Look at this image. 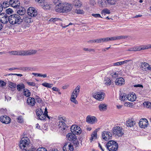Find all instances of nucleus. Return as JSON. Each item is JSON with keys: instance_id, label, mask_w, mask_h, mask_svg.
<instances>
[{"instance_id": "f257e3e1", "label": "nucleus", "mask_w": 151, "mask_h": 151, "mask_svg": "<svg viewBox=\"0 0 151 151\" xmlns=\"http://www.w3.org/2000/svg\"><path fill=\"white\" fill-rule=\"evenodd\" d=\"M72 5L67 3H63L59 1L55 7V10L57 12L60 13L67 12L70 11L72 9Z\"/></svg>"}, {"instance_id": "f03ea898", "label": "nucleus", "mask_w": 151, "mask_h": 151, "mask_svg": "<svg viewBox=\"0 0 151 151\" xmlns=\"http://www.w3.org/2000/svg\"><path fill=\"white\" fill-rule=\"evenodd\" d=\"M19 147L22 151H27L31 148L30 141L27 137H23L19 144Z\"/></svg>"}, {"instance_id": "7ed1b4c3", "label": "nucleus", "mask_w": 151, "mask_h": 151, "mask_svg": "<svg viewBox=\"0 0 151 151\" xmlns=\"http://www.w3.org/2000/svg\"><path fill=\"white\" fill-rule=\"evenodd\" d=\"M59 121L58 122V127L60 130L63 131L67 128L66 123V119L64 117L59 116L58 118Z\"/></svg>"}, {"instance_id": "20e7f679", "label": "nucleus", "mask_w": 151, "mask_h": 151, "mask_svg": "<svg viewBox=\"0 0 151 151\" xmlns=\"http://www.w3.org/2000/svg\"><path fill=\"white\" fill-rule=\"evenodd\" d=\"M80 88V86L79 85L78 86L75 88L74 90L70 96V101L75 104H78V102L76 100V99L77 97L79 94Z\"/></svg>"}, {"instance_id": "39448f33", "label": "nucleus", "mask_w": 151, "mask_h": 151, "mask_svg": "<svg viewBox=\"0 0 151 151\" xmlns=\"http://www.w3.org/2000/svg\"><path fill=\"white\" fill-rule=\"evenodd\" d=\"M21 17L17 14H13L9 16V23L12 24H21Z\"/></svg>"}, {"instance_id": "423d86ee", "label": "nucleus", "mask_w": 151, "mask_h": 151, "mask_svg": "<svg viewBox=\"0 0 151 151\" xmlns=\"http://www.w3.org/2000/svg\"><path fill=\"white\" fill-rule=\"evenodd\" d=\"M106 146L107 148L109 151H116L118 148V143L113 140L108 142Z\"/></svg>"}, {"instance_id": "0eeeda50", "label": "nucleus", "mask_w": 151, "mask_h": 151, "mask_svg": "<svg viewBox=\"0 0 151 151\" xmlns=\"http://www.w3.org/2000/svg\"><path fill=\"white\" fill-rule=\"evenodd\" d=\"M93 97L96 100L101 101L104 98L105 93L101 91L96 92L93 93Z\"/></svg>"}, {"instance_id": "6e6552de", "label": "nucleus", "mask_w": 151, "mask_h": 151, "mask_svg": "<svg viewBox=\"0 0 151 151\" xmlns=\"http://www.w3.org/2000/svg\"><path fill=\"white\" fill-rule=\"evenodd\" d=\"M0 21L3 23L6 24L9 22V16L7 14L2 13L0 14Z\"/></svg>"}, {"instance_id": "1a4fd4ad", "label": "nucleus", "mask_w": 151, "mask_h": 151, "mask_svg": "<svg viewBox=\"0 0 151 151\" xmlns=\"http://www.w3.org/2000/svg\"><path fill=\"white\" fill-rule=\"evenodd\" d=\"M71 132L75 134L79 135L81 132L80 128L77 125H73L70 128Z\"/></svg>"}, {"instance_id": "9d476101", "label": "nucleus", "mask_w": 151, "mask_h": 151, "mask_svg": "<svg viewBox=\"0 0 151 151\" xmlns=\"http://www.w3.org/2000/svg\"><path fill=\"white\" fill-rule=\"evenodd\" d=\"M148 120L146 119H141L139 122V125L140 127L142 128L145 129L148 125Z\"/></svg>"}, {"instance_id": "9b49d317", "label": "nucleus", "mask_w": 151, "mask_h": 151, "mask_svg": "<svg viewBox=\"0 0 151 151\" xmlns=\"http://www.w3.org/2000/svg\"><path fill=\"white\" fill-rule=\"evenodd\" d=\"M140 68L144 71L151 70V65L145 62L141 63Z\"/></svg>"}, {"instance_id": "f8f14e48", "label": "nucleus", "mask_w": 151, "mask_h": 151, "mask_svg": "<svg viewBox=\"0 0 151 151\" xmlns=\"http://www.w3.org/2000/svg\"><path fill=\"white\" fill-rule=\"evenodd\" d=\"M36 114L38 118L41 120H44L45 119L44 115L42 109L38 108L36 110Z\"/></svg>"}, {"instance_id": "ddd939ff", "label": "nucleus", "mask_w": 151, "mask_h": 151, "mask_svg": "<svg viewBox=\"0 0 151 151\" xmlns=\"http://www.w3.org/2000/svg\"><path fill=\"white\" fill-rule=\"evenodd\" d=\"M122 129L119 127H116L114 128L113 134L119 137L122 136L123 134L122 132Z\"/></svg>"}, {"instance_id": "4468645a", "label": "nucleus", "mask_w": 151, "mask_h": 151, "mask_svg": "<svg viewBox=\"0 0 151 151\" xmlns=\"http://www.w3.org/2000/svg\"><path fill=\"white\" fill-rule=\"evenodd\" d=\"M63 149L64 151H73L74 150L73 145L69 142L65 143Z\"/></svg>"}, {"instance_id": "2eb2a0df", "label": "nucleus", "mask_w": 151, "mask_h": 151, "mask_svg": "<svg viewBox=\"0 0 151 151\" xmlns=\"http://www.w3.org/2000/svg\"><path fill=\"white\" fill-rule=\"evenodd\" d=\"M28 14L32 17H34L37 14V12L35 8L33 7H29L27 10Z\"/></svg>"}, {"instance_id": "dca6fc26", "label": "nucleus", "mask_w": 151, "mask_h": 151, "mask_svg": "<svg viewBox=\"0 0 151 151\" xmlns=\"http://www.w3.org/2000/svg\"><path fill=\"white\" fill-rule=\"evenodd\" d=\"M111 133L109 132L103 131L102 133V137L103 139L107 140L111 137Z\"/></svg>"}, {"instance_id": "f3484780", "label": "nucleus", "mask_w": 151, "mask_h": 151, "mask_svg": "<svg viewBox=\"0 0 151 151\" xmlns=\"http://www.w3.org/2000/svg\"><path fill=\"white\" fill-rule=\"evenodd\" d=\"M86 122L89 124H93L96 122L97 119L94 116H88L86 117Z\"/></svg>"}, {"instance_id": "a211bd4d", "label": "nucleus", "mask_w": 151, "mask_h": 151, "mask_svg": "<svg viewBox=\"0 0 151 151\" xmlns=\"http://www.w3.org/2000/svg\"><path fill=\"white\" fill-rule=\"evenodd\" d=\"M9 3L10 5L14 8H19L20 5V2L17 0H10Z\"/></svg>"}, {"instance_id": "6ab92c4d", "label": "nucleus", "mask_w": 151, "mask_h": 151, "mask_svg": "<svg viewBox=\"0 0 151 151\" xmlns=\"http://www.w3.org/2000/svg\"><path fill=\"white\" fill-rule=\"evenodd\" d=\"M1 121L3 123L8 124L10 122L11 119L8 116H4L0 117Z\"/></svg>"}, {"instance_id": "aec40b11", "label": "nucleus", "mask_w": 151, "mask_h": 151, "mask_svg": "<svg viewBox=\"0 0 151 151\" xmlns=\"http://www.w3.org/2000/svg\"><path fill=\"white\" fill-rule=\"evenodd\" d=\"M135 121L132 119H129L126 122V125L129 127H134L135 124Z\"/></svg>"}, {"instance_id": "412c9836", "label": "nucleus", "mask_w": 151, "mask_h": 151, "mask_svg": "<svg viewBox=\"0 0 151 151\" xmlns=\"http://www.w3.org/2000/svg\"><path fill=\"white\" fill-rule=\"evenodd\" d=\"M124 80L122 77L117 78L115 80V83L116 85L122 86L124 84Z\"/></svg>"}, {"instance_id": "4be33fe9", "label": "nucleus", "mask_w": 151, "mask_h": 151, "mask_svg": "<svg viewBox=\"0 0 151 151\" xmlns=\"http://www.w3.org/2000/svg\"><path fill=\"white\" fill-rule=\"evenodd\" d=\"M136 95L134 93H133L129 94L127 96V99L132 101H135L136 99Z\"/></svg>"}, {"instance_id": "5701e85b", "label": "nucleus", "mask_w": 151, "mask_h": 151, "mask_svg": "<svg viewBox=\"0 0 151 151\" xmlns=\"http://www.w3.org/2000/svg\"><path fill=\"white\" fill-rule=\"evenodd\" d=\"M66 137L68 140L71 141H73L77 139L76 134L73 133H70L68 134Z\"/></svg>"}, {"instance_id": "b1692460", "label": "nucleus", "mask_w": 151, "mask_h": 151, "mask_svg": "<svg viewBox=\"0 0 151 151\" xmlns=\"http://www.w3.org/2000/svg\"><path fill=\"white\" fill-rule=\"evenodd\" d=\"M27 103L30 106H34L35 103V99L32 97H29L27 100Z\"/></svg>"}, {"instance_id": "393cba45", "label": "nucleus", "mask_w": 151, "mask_h": 151, "mask_svg": "<svg viewBox=\"0 0 151 151\" xmlns=\"http://www.w3.org/2000/svg\"><path fill=\"white\" fill-rule=\"evenodd\" d=\"M21 23L22 22H24L26 23H29L31 22L32 21V18L25 16H24L23 18H21Z\"/></svg>"}, {"instance_id": "a878e982", "label": "nucleus", "mask_w": 151, "mask_h": 151, "mask_svg": "<svg viewBox=\"0 0 151 151\" xmlns=\"http://www.w3.org/2000/svg\"><path fill=\"white\" fill-rule=\"evenodd\" d=\"M73 5L76 8H79L81 7L82 3L79 0H75L74 1Z\"/></svg>"}, {"instance_id": "bb28decb", "label": "nucleus", "mask_w": 151, "mask_h": 151, "mask_svg": "<svg viewBox=\"0 0 151 151\" xmlns=\"http://www.w3.org/2000/svg\"><path fill=\"white\" fill-rule=\"evenodd\" d=\"M97 129L94 130L91 135V137L90 138V140L92 141L93 139H95L97 138Z\"/></svg>"}, {"instance_id": "cd10ccee", "label": "nucleus", "mask_w": 151, "mask_h": 151, "mask_svg": "<svg viewBox=\"0 0 151 151\" xmlns=\"http://www.w3.org/2000/svg\"><path fill=\"white\" fill-rule=\"evenodd\" d=\"M107 106L105 104H101L99 105V108L101 111H104L106 110Z\"/></svg>"}, {"instance_id": "c85d7f7f", "label": "nucleus", "mask_w": 151, "mask_h": 151, "mask_svg": "<svg viewBox=\"0 0 151 151\" xmlns=\"http://www.w3.org/2000/svg\"><path fill=\"white\" fill-rule=\"evenodd\" d=\"M143 45H141L139 46L135 47L132 48L130 50L131 51H140L142 50H144Z\"/></svg>"}, {"instance_id": "c756f323", "label": "nucleus", "mask_w": 151, "mask_h": 151, "mask_svg": "<svg viewBox=\"0 0 151 151\" xmlns=\"http://www.w3.org/2000/svg\"><path fill=\"white\" fill-rule=\"evenodd\" d=\"M43 8L44 9H49L50 7V4L48 2H44L42 5H41Z\"/></svg>"}, {"instance_id": "7c9ffc66", "label": "nucleus", "mask_w": 151, "mask_h": 151, "mask_svg": "<svg viewBox=\"0 0 151 151\" xmlns=\"http://www.w3.org/2000/svg\"><path fill=\"white\" fill-rule=\"evenodd\" d=\"M127 96L126 94L123 93H121L120 95L119 99L122 101L126 100L127 99Z\"/></svg>"}, {"instance_id": "2f4dec72", "label": "nucleus", "mask_w": 151, "mask_h": 151, "mask_svg": "<svg viewBox=\"0 0 151 151\" xmlns=\"http://www.w3.org/2000/svg\"><path fill=\"white\" fill-rule=\"evenodd\" d=\"M37 50H27V55H34L36 53Z\"/></svg>"}, {"instance_id": "473e14b6", "label": "nucleus", "mask_w": 151, "mask_h": 151, "mask_svg": "<svg viewBox=\"0 0 151 151\" xmlns=\"http://www.w3.org/2000/svg\"><path fill=\"white\" fill-rule=\"evenodd\" d=\"M18 55L27 56V50H20L18 51Z\"/></svg>"}, {"instance_id": "72a5a7b5", "label": "nucleus", "mask_w": 151, "mask_h": 151, "mask_svg": "<svg viewBox=\"0 0 151 151\" xmlns=\"http://www.w3.org/2000/svg\"><path fill=\"white\" fill-rule=\"evenodd\" d=\"M42 85L45 87L51 88L53 86V84L52 83H50L47 82H44L42 84Z\"/></svg>"}, {"instance_id": "f704fd0d", "label": "nucleus", "mask_w": 151, "mask_h": 151, "mask_svg": "<svg viewBox=\"0 0 151 151\" xmlns=\"http://www.w3.org/2000/svg\"><path fill=\"white\" fill-rule=\"evenodd\" d=\"M104 82L105 84L107 86H110L111 84V80L107 77L105 78Z\"/></svg>"}, {"instance_id": "c9c22d12", "label": "nucleus", "mask_w": 151, "mask_h": 151, "mask_svg": "<svg viewBox=\"0 0 151 151\" xmlns=\"http://www.w3.org/2000/svg\"><path fill=\"white\" fill-rule=\"evenodd\" d=\"M24 91L23 92L24 95L27 97L29 96L31 93L29 91L28 89H24Z\"/></svg>"}, {"instance_id": "e433bc0d", "label": "nucleus", "mask_w": 151, "mask_h": 151, "mask_svg": "<svg viewBox=\"0 0 151 151\" xmlns=\"http://www.w3.org/2000/svg\"><path fill=\"white\" fill-rule=\"evenodd\" d=\"M73 143L74 145L75 146V148L76 149H78V146L79 145V141L77 139L73 141Z\"/></svg>"}, {"instance_id": "4c0bfd02", "label": "nucleus", "mask_w": 151, "mask_h": 151, "mask_svg": "<svg viewBox=\"0 0 151 151\" xmlns=\"http://www.w3.org/2000/svg\"><path fill=\"white\" fill-rule=\"evenodd\" d=\"M143 104L145 107L147 108H151V103L150 102L145 101V102Z\"/></svg>"}, {"instance_id": "58836bf2", "label": "nucleus", "mask_w": 151, "mask_h": 151, "mask_svg": "<svg viewBox=\"0 0 151 151\" xmlns=\"http://www.w3.org/2000/svg\"><path fill=\"white\" fill-rule=\"evenodd\" d=\"M110 13V10L107 9H103L101 12V13L104 14V15L106 14H109Z\"/></svg>"}, {"instance_id": "ea45409f", "label": "nucleus", "mask_w": 151, "mask_h": 151, "mask_svg": "<svg viewBox=\"0 0 151 151\" xmlns=\"http://www.w3.org/2000/svg\"><path fill=\"white\" fill-rule=\"evenodd\" d=\"M118 73L119 72L118 71H114L112 72L111 74V75L112 78H116V77H118L119 76Z\"/></svg>"}, {"instance_id": "a19ab883", "label": "nucleus", "mask_w": 151, "mask_h": 151, "mask_svg": "<svg viewBox=\"0 0 151 151\" xmlns=\"http://www.w3.org/2000/svg\"><path fill=\"white\" fill-rule=\"evenodd\" d=\"M50 22H56L57 21H62V20L60 18H51L49 20Z\"/></svg>"}, {"instance_id": "79ce46f5", "label": "nucleus", "mask_w": 151, "mask_h": 151, "mask_svg": "<svg viewBox=\"0 0 151 151\" xmlns=\"http://www.w3.org/2000/svg\"><path fill=\"white\" fill-rule=\"evenodd\" d=\"M24 88L25 86L23 84L18 85L17 86V89L19 91H21L22 89H23Z\"/></svg>"}, {"instance_id": "37998d69", "label": "nucleus", "mask_w": 151, "mask_h": 151, "mask_svg": "<svg viewBox=\"0 0 151 151\" xmlns=\"http://www.w3.org/2000/svg\"><path fill=\"white\" fill-rule=\"evenodd\" d=\"M25 11L24 10H23V9H19L17 11V13L19 14L18 15H23L24 14Z\"/></svg>"}, {"instance_id": "c03bdc74", "label": "nucleus", "mask_w": 151, "mask_h": 151, "mask_svg": "<svg viewBox=\"0 0 151 151\" xmlns=\"http://www.w3.org/2000/svg\"><path fill=\"white\" fill-rule=\"evenodd\" d=\"M128 37V36L127 35H121L119 36H117V40H119L120 39H125Z\"/></svg>"}, {"instance_id": "a18cd8bd", "label": "nucleus", "mask_w": 151, "mask_h": 151, "mask_svg": "<svg viewBox=\"0 0 151 151\" xmlns=\"http://www.w3.org/2000/svg\"><path fill=\"white\" fill-rule=\"evenodd\" d=\"M48 111H47V108H45V111H44V113H43V115H44V117H45V119L46 117H47L48 119H50V118L49 116H48Z\"/></svg>"}, {"instance_id": "49530a36", "label": "nucleus", "mask_w": 151, "mask_h": 151, "mask_svg": "<svg viewBox=\"0 0 151 151\" xmlns=\"http://www.w3.org/2000/svg\"><path fill=\"white\" fill-rule=\"evenodd\" d=\"M75 12L76 13L78 14H82L84 13V11L81 9H76L75 11Z\"/></svg>"}, {"instance_id": "de8ad7c7", "label": "nucleus", "mask_w": 151, "mask_h": 151, "mask_svg": "<svg viewBox=\"0 0 151 151\" xmlns=\"http://www.w3.org/2000/svg\"><path fill=\"white\" fill-rule=\"evenodd\" d=\"M109 4L111 5L115 4L116 2V0H107Z\"/></svg>"}, {"instance_id": "09e8293b", "label": "nucleus", "mask_w": 151, "mask_h": 151, "mask_svg": "<svg viewBox=\"0 0 151 151\" xmlns=\"http://www.w3.org/2000/svg\"><path fill=\"white\" fill-rule=\"evenodd\" d=\"M13 12V11L10 8L6 10V14H7H7H12Z\"/></svg>"}, {"instance_id": "8fccbe9b", "label": "nucleus", "mask_w": 151, "mask_h": 151, "mask_svg": "<svg viewBox=\"0 0 151 151\" xmlns=\"http://www.w3.org/2000/svg\"><path fill=\"white\" fill-rule=\"evenodd\" d=\"M9 87L11 88H15L16 87V84L12 82H10L9 83Z\"/></svg>"}, {"instance_id": "3c124183", "label": "nucleus", "mask_w": 151, "mask_h": 151, "mask_svg": "<svg viewBox=\"0 0 151 151\" xmlns=\"http://www.w3.org/2000/svg\"><path fill=\"white\" fill-rule=\"evenodd\" d=\"M11 55H18V51H9L8 52Z\"/></svg>"}, {"instance_id": "603ef678", "label": "nucleus", "mask_w": 151, "mask_h": 151, "mask_svg": "<svg viewBox=\"0 0 151 151\" xmlns=\"http://www.w3.org/2000/svg\"><path fill=\"white\" fill-rule=\"evenodd\" d=\"M3 7L5 8L8 7L9 6L10 4L9 3V2H8L7 1L4 2L3 3Z\"/></svg>"}, {"instance_id": "864d4df0", "label": "nucleus", "mask_w": 151, "mask_h": 151, "mask_svg": "<svg viewBox=\"0 0 151 151\" xmlns=\"http://www.w3.org/2000/svg\"><path fill=\"white\" fill-rule=\"evenodd\" d=\"M83 50L85 51H88L89 52H94L95 50L94 49H92L88 48H84Z\"/></svg>"}, {"instance_id": "5fc2aeb1", "label": "nucleus", "mask_w": 151, "mask_h": 151, "mask_svg": "<svg viewBox=\"0 0 151 151\" xmlns=\"http://www.w3.org/2000/svg\"><path fill=\"white\" fill-rule=\"evenodd\" d=\"M95 42L96 43H97L103 42V38H100L95 40Z\"/></svg>"}, {"instance_id": "6e6d98bb", "label": "nucleus", "mask_w": 151, "mask_h": 151, "mask_svg": "<svg viewBox=\"0 0 151 151\" xmlns=\"http://www.w3.org/2000/svg\"><path fill=\"white\" fill-rule=\"evenodd\" d=\"M144 50L151 48V44H148L147 45H143Z\"/></svg>"}, {"instance_id": "4d7b16f0", "label": "nucleus", "mask_w": 151, "mask_h": 151, "mask_svg": "<svg viewBox=\"0 0 151 151\" xmlns=\"http://www.w3.org/2000/svg\"><path fill=\"white\" fill-rule=\"evenodd\" d=\"M92 15L94 17L97 18H99V17H101L102 18L100 14H92Z\"/></svg>"}, {"instance_id": "13d9d810", "label": "nucleus", "mask_w": 151, "mask_h": 151, "mask_svg": "<svg viewBox=\"0 0 151 151\" xmlns=\"http://www.w3.org/2000/svg\"><path fill=\"white\" fill-rule=\"evenodd\" d=\"M26 83L29 85L34 86H35V83L33 82H30L29 81H26Z\"/></svg>"}, {"instance_id": "bf43d9fd", "label": "nucleus", "mask_w": 151, "mask_h": 151, "mask_svg": "<svg viewBox=\"0 0 151 151\" xmlns=\"http://www.w3.org/2000/svg\"><path fill=\"white\" fill-rule=\"evenodd\" d=\"M6 83L4 81L0 80V87H2L5 86Z\"/></svg>"}, {"instance_id": "052dcab7", "label": "nucleus", "mask_w": 151, "mask_h": 151, "mask_svg": "<svg viewBox=\"0 0 151 151\" xmlns=\"http://www.w3.org/2000/svg\"><path fill=\"white\" fill-rule=\"evenodd\" d=\"M103 42H106L109 41H111V39L110 38L107 37L103 38Z\"/></svg>"}, {"instance_id": "680f3d73", "label": "nucleus", "mask_w": 151, "mask_h": 151, "mask_svg": "<svg viewBox=\"0 0 151 151\" xmlns=\"http://www.w3.org/2000/svg\"><path fill=\"white\" fill-rule=\"evenodd\" d=\"M44 1L45 0H35L36 2L40 3L41 5L43 4L44 2Z\"/></svg>"}, {"instance_id": "e2e57ef3", "label": "nucleus", "mask_w": 151, "mask_h": 151, "mask_svg": "<svg viewBox=\"0 0 151 151\" xmlns=\"http://www.w3.org/2000/svg\"><path fill=\"white\" fill-rule=\"evenodd\" d=\"M40 77H43V78H49V76H47L46 73L42 74L40 73Z\"/></svg>"}, {"instance_id": "0e129e2a", "label": "nucleus", "mask_w": 151, "mask_h": 151, "mask_svg": "<svg viewBox=\"0 0 151 151\" xmlns=\"http://www.w3.org/2000/svg\"><path fill=\"white\" fill-rule=\"evenodd\" d=\"M17 119L19 121V122L21 123L23 121V119L21 116H19L17 118Z\"/></svg>"}, {"instance_id": "69168bd1", "label": "nucleus", "mask_w": 151, "mask_h": 151, "mask_svg": "<svg viewBox=\"0 0 151 151\" xmlns=\"http://www.w3.org/2000/svg\"><path fill=\"white\" fill-rule=\"evenodd\" d=\"M36 101L37 102H38L39 103H41L42 102L41 99L38 96H37V98L36 99Z\"/></svg>"}, {"instance_id": "338daca9", "label": "nucleus", "mask_w": 151, "mask_h": 151, "mask_svg": "<svg viewBox=\"0 0 151 151\" xmlns=\"http://www.w3.org/2000/svg\"><path fill=\"white\" fill-rule=\"evenodd\" d=\"M37 151H47V150L44 148H39L38 149Z\"/></svg>"}, {"instance_id": "774afa93", "label": "nucleus", "mask_w": 151, "mask_h": 151, "mask_svg": "<svg viewBox=\"0 0 151 151\" xmlns=\"http://www.w3.org/2000/svg\"><path fill=\"white\" fill-rule=\"evenodd\" d=\"M111 40H117V36L110 37Z\"/></svg>"}]
</instances>
